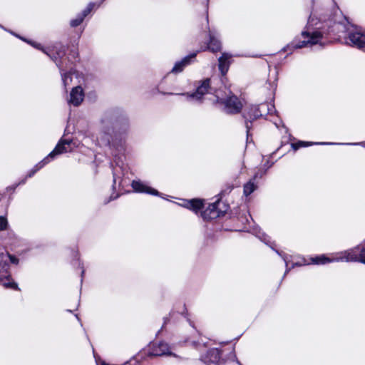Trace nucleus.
Returning <instances> with one entry per match:
<instances>
[{"label":"nucleus","instance_id":"1","mask_svg":"<svg viewBox=\"0 0 365 365\" xmlns=\"http://www.w3.org/2000/svg\"><path fill=\"white\" fill-rule=\"evenodd\" d=\"M330 4L331 8L328 9L320 0H312L311 13L305 29L302 31L300 37H295L283 48L284 51L292 53L294 49L317 44L323 46L327 35L335 32V28L341 26L348 34L345 38L346 43L365 51V31L351 24L336 23L333 16L339 8L333 0L330 1Z\"/></svg>","mask_w":365,"mask_h":365},{"label":"nucleus","instance_id":"2","mask_svg":"<svg viewBox=\"0 0 365 365\" xmlns=\"http://www.w3.org/2000/svg\"><path fill=\"white\" fill-rule=\"evenodd\" d=\"M130 120L126 111L120 107H111L104 110L98 120L97 142L101 147H107L114 158L115 166L113 168V190L116 185L121 186L124 175V160L127 149V133Z\"/></svg>","mask_w":365,"mask_h":365},{"label":"nucleus","instance_id":"3","mask_svg":"<svg viewBox=\"0 0 365 365\" xmlns=\"http://www.w3.org/2000/svg\"><path fill=\"white\" fill-rule=\"evenodd\" d=\"M158 93L163 95H180L185 97L187 102L194 105H201L205 99V96L208 93H212L214 89L211 87L210 79L209 78H205L197 83L196 89L193 92H186L181 93H175L173 92H166L160 91L159 86L156 88Z\"/></svg>","mask_w":365,"mask_h":365},{"label":"nucleus","instance_id":"4","mask_svg":"<svg viewBox=\"0 0 365 365\" xmlns=\"http://www.w3.org/2000/svg\"><path fill=\"white\" fill-rule=\"evenodd\" d=\"M72 140L61 138L54 149L42 160L38 163L26 175V178H32L39 170L53 160L57 155L71 150Z\"/></svg>","mask_w":365,"mask_h":365},{"label":"nucleus","instance_id":"5","mask_svg":"<svg viewBox=\"0 0 365 365\" xmlns=\"http://www.w3.org/2000/svg\"><path fill=\"white\" fill-rule=\"evenodd\" d=\"M276 112L274 105L268 103H261L257 106H251L248 110L243 114L245 119V127L247 130V140H249L250 131L252 129V123L255 120L262 117L264 113L272 114Z\"/></svg>","mask_w":365,"mask_h":365},{"label":"nucleus","instance_id":"6","mask_svg":"<svg viewBox=\"0 0 365 365\" xmlns=\"http://www.w3.org/2000/svg\"><path fill=\"white\" fill-rule=\"evenodd\" d=\"M216 103L223 106V110L227 114H237L241 112L242 103L238 97L230 91L225 98H220L215 95Z\"/></svg>","mask_w":365,"mask_h":365},{"label":"nucleus","instance_id":"7","mask_svg":"<svg viewBox=\"0 0 365 365\" xmlns=\"http://www.w3.org/2000/svg\"><path fill=\"white\" fill-rule=\"evenodd\" d=\"M228 206L220 200L211 203L202 212L201 216L205 220L216 219L223 216L227 210Z\"/></svg>","mask_w":365,"mask_h":365},{"label":"nucleus","instance_id":"8","mask_svg":"<svg viewBox=\"0 0 365 365\" xmlns=\"http://www.w3.org/2000/svg\"><path fill=\"white\" fill-rule=\"evenodd\" d=\"M66 50L67 47L61 42H56L52 46L47 47L46 50H43V53L51 58L58 68H62L63 65L59 60L66 56Z\"/></svg>","mask_w":365,"mask_h":365},{"label":"nucleus","instance_id":"9","mask_svg":"<svg viewBox=\"0 0 365 365\" xmlns=\"http://www.w3.org/2000/svg\"><path fill=\"white\" fill-rule=\"evenodd\" d=\"M256 236L262 241L263 242L265 245H267V246H269L272 250H273L277 255H279L282 259L285 262V264H286V270H285V272L284 274V276L283 277H285V275L291 270V269L294 268L295 266H302V264L301 263H298V262H296V263H293L292 267H288V260H287V255L285 254H282V252H280L279 250H276L274 248V246H275V242H272L271 240V238L269 236H268L267 234H265L264 232H261L260 230H259L257 233H256Z\"/></svg>","mask_w":365,"mask_h":365},{"label":"nucleus","instance_id":"10","mask_svg":"<svg viewBox=\"0 0 365 365\" xmlns=\"http://www.w3.org/2000/svg\"><path fill=\"white\" fill-rule=\"evenodd\" d=\"M341 259L347 262H359L365 264V247L358 245L345 250V252L342 253Z\"/></svg>","mask_w":365,"mask_h":365},{"label":"nucleus","instance_id":"11","mask_svg":"<svg viewBox=\"0 0 365 365\" xmlns=\"http://www.w3.org/2000/svg\"><path fill=\"white\" fill-rule=\"evenodd\" d=\"M222 351L217 348L208 349L205 354L200 355V361L207 365H220Z\"/></svg>","mask_w":365,"mask_h":365},{"label":"nucleus","instance_id":"12","mask_svg":"<svg viewBox=\"0 0 365 365\" xmlns=\"http://www.w3.org/2000/svg\"><path fill=\"white\" fill-rule=\"evenodd\" d=\"M198 51L192 52L183 57L181 60L176 61L170 71V73L178 74L184 69L196 61V56Z\"/></svg>","mask_w":365,"mask_h":365},{"label":"nucleus","instance_id":"13","mask_svg":"<svg viewBox=\"0 0 365 365\" xmlns=\"http://www.w3.org/2000/svg\"><path fill=\"white\" fill-rule=\"evenodd\" d=\"M148 356H173L177 357V355L170 350V346L167 343L160 341L159 343H153L148 352Z\"/></svg>","mask_w":365,"mask_h":365},{"label":"nucleus","instance_id":"14","mask_svg":"<svg viewBox=\"0 0 365 365\" xmlns=\"http://www.w3.org/2000/svg\"><path fill=\"white\" fill-rule=\"evenodd\" d=\"M131 187L134 192L138 193H146L155 196H161V193L157 190L148 186L140 180H134L131 182Z\"/></svg>","mask_w":365,"mask_h":365},{"label":"nucleus","instance_id":"15","mask_svg":"<svg viewBox=\"0 0 365 365\" xmlns=\"http://www.w3.org/2000/svg\"><path fill=\"white\" fill-rule=\"evenodd\" d=\"M83 88L81 86H76L71 91L68 103L74 106H78L83 101Z\"/></svg>","mask_w":365,"mask_h":365},{"label":"nucleus","instance_id":"16","mask_svg":"<svg viewBox=\"0 0 365 365\" xmlns=\"http://www.w3.org/2000/svg\"><path fill=\"white\" fill-rule=\"evenodd\" d=\"M232 55L227 53H223L218 58V68L222 76H225L229 70L230 65V58Z\"/></svg>","mask_w":365,"mask_h":365},{"label":"nucleus","instance_id":"17","mask_svg":"<svg viewBox=\"0 0 365 365\" xmlns=\"http://www.w3.org/2000/svg\"><path fill=\"white\" fill-rule=\"evenodd\" d=\"M209 42L208 48L212 52H217L221 49V42L217 36V33L209 29L208 31Z\"/></svg>","mask_w":365,"mask_h":365},{"label":"nucleus","instance_id":"18","mask_svg":"<svg viewBox=\"0 0 365 365\" xmlns=\"http://www.w3.org/2000/svg\"><path fill=\"white\" fill-rule=\"evenodd\" d=\"M9 268L10 265L7 262V256L4 255V252H0V274L7 280L11 279Z\"/></svg>","mask_w":365,"mask_h":365},{"label":"nucleus","instance_id":"19","mask_svg":"<svg viewBox=\"0 0 365 365\" xmlns=\"http://www.w3.org/2000/svg\"><path fill=\"white\" fill-rule=\"evenodd\" d=\"M344 252L345 251H344ZM342 253H343V252L339 253V256L337 257H336V258H334V259H330V258L326 257L324 255H319V256L312 257L311 258V261H312V263L315 264H327L328 262H334V261H336V262H339V261L346 262V260L341 259ZM346 262H348L346 261Z\"/></svg>","mask_w":365,"mask_h":365},{"label":"nucleus","instance_id":"20","mask_svg":"<svg viewBox=\"0 0 365 365\" xmlns=\"http://www.w3.org/2000/svg\"><path fill=\"white\" fill-rule=\"evenodd\" d=\"M182 206L197 213L203 207V200L200 199H192L190 200H185Z\"/></svg>","mask_w":365,"mask_h":365},{"label":"nucleus","instance_id":"21","mask_svg":"<svg viewBox=\"0 0 365 365\" xmlns=\"http://www.w3.org/2000/svg\"><path fill=\"white\" fill-rule=\"evenodd\" d=\"M333 144H334L333 143H325V142L314 143V142L299 140L297 143H292L291 147L292 148L293 150H297L300 148L308 147V146H310L312 145H333Z\"/></svg>","mask_w":365,"mask_h":365},{"label":"nucleus","instance_id":"22","mask_svg":"<svg viewBox=\"0 0 365 365\" xmlns=\"http://www.w3.org/2000/svg\"><path fill=\"white\" fill-rule=\"evenodd\" d=\"M59 61L63 65V68H58L60 73L66 72V71H73V61L70 59L68 57H63L60 59Z\"/></svg>","mask_w":365,"mask_h":365},{"label":"nucleus","instance_id":"23","mask_svg":"<svg viewBox=\"0 0 365 365\" xmlns=\"http://www.w3.org/2000/svg\"><path fill=\"white\" fill-rule=\"evenodd\" d=\"M257 178V174L254 176L253 179L245 184L243 187V192L245 195L248 196L251 195L257 189V187L254 182Z\"/></svg>","mask_w":365,"mask_h":365},{"label":"nucleus","instance_id":"24","mask_svg":"<svg viewBox=\"0 0 365 365\" xmlns=\"http://www.w3.org/2000/svg\"><path fill=\"white\" fill-rule=\"evenodd\" d=\"M72 73H73V71H66V72L61 73L62 83H63V85L65 87V88L72 81V77H71Z\"/></svg>","mask_w":365,"mask_h":365},{"label":"nucleus","instance_id":"25","mask_svg":"<svg viewBox=\"0 0 365 365\" xmlns=\"http://www.w3.org/2000/svg\"><path fill=\"white\" fill-rule=\"evenodd\" d=\"M207 342L208 341L207 339L204 340L202 338H201L198 341H192L190 344L194 348L200 350L202 347L207 346Z\"/></svg>","mask_w":365,"mask_h":365},{"label":"nucleus","instance_id":"26","mask_svg":"<svg viewBox=\"0 0 365 365\" xmlns=\"http://www.w3.org/2000/svg\"><path fill=\"white\" fill-rule=\"evenodd\" d=\"M95 5V3H89L86 8H85L81 13H79V15L81 16L83 19H85L93 9Z\"/></svg>","mask_w":365,"mask_h":365},{"label":"nucleus","instance_id":"27","mask_svg":"<svg viewBox=\"0 0 365 365\" xmlns=\"http://www.w3.org/2000/svg\"><path fill=\"white\" fill-rule=\"evenodd\" d=\"M84 19L78 14L76 18L73 19L70 21V26L73 28H76L83 21Z\"/></svg>","mask_w":365,"mask_h":365},{"label":"nucleus","instance_id":"28","mask_svg":"<svg viewBox=\"0 0 365 365\" xmlns=\"http://www.w3.org/2000/svg\"><path fill=\"white\" fill-rule=\"evenodd\" d=\"M1 284H2L5 288H7V289H13L14 290H20L17 283H16L14 281L4 282L3 280L2 282L1 283Z\"/></svg>","mask_w":365,"mask_h":365},{"label":"nucleus","instance_id":"29","mask_svg":"<svg viewBox=\"0 0 365 365\" xmlns=\"http://www.w3.org/2000/svg\"><path fill=\"white\" fill-rule=\"evenodd\" d=\"M4 255L7 256V262H10L11 264L17 265L19 263V259L15 255H11L9 252H4Z\"/></svg>","mask_w":365,"mask_h":365},{"label":"nucleus","instance_id":"30","mask_svg":"<svg viewBox=\"0 0 365 365\" xmlns=\"http://www.w3.org/2000/svg\"><path fill=\"white\" fill-rule=\"evenodd\" d=\"M119 196H120V195L118 193H115V192H113V193L110 194V195L109 197L104 198V200L103 201V204L107 205L109 202H110L111 201L118 199L119 197Z\"/></svg>","mask_w":365,"mask_h":365},{"label":"nucleus","instance_id":"31","mask_svg":"<svg viewBox=\"0 0 365 365\" xmlns=\"http://www.w3.org/2000/svg\"><path fill=\"white\" fill-rule=\"evenodd\" d=\"M21 39H22L23 41H26L28 43H29L30 45H31L33 47L38 49V50H41L43 52V50H46V48H43L40 43H38L36 42H34V41H27L26 40L25 38H21Z\"/></svg>","mask_w":365,"mask_h":365},{"label":"nucleus","instance_id":"32","mask_svg":"<svg viewBox=\"0 0 365 365\" xmlns=\"http://www.w3.org/2000/svg\"><path fill=\"white\" fill-rule=\"evenodd\" d=\"M8 226V221L6 217L0 216V231L6 230Z\"/></svg>","mask_w":365,"mask_h":365},{"label":"nucleus","instance_id":"33","mask_svg":"<svg viewBox=\"0 0 365 365\" xmlns=\"http://www.w3.org/2000/svg\"><path fill=\"white\" fill-rule=\"evenodd\" d=\"M274 165L273 162H270L269 160H267L264 164V167L266 168V170L270 168Z\"/></svg>","mask_w":365,"mask_h":365},{"label":"nucleus","instance_id":"34","mask_svg":"<svg viewBox=\"0 0 365 365\" xmlns=\"http://www.w3.org/2000/svg\"><path fill=\"white\" fill-rule=\"evenodd\" d=\"M27 178H26V177H25V178H24V179H23L22 180H21L19 183H17V185H19L24 184V183L26 182V181Z\"/></svg>","mask_w":365,"mask_h":365},{"label":"nucleus","instance_id":"35","mask_svg":"<svg viewBox=\"0 0 365 365\" xmlns=\"http://www.w3.org/2000/svg\"><path fill=\"white\" fill-rule=\"evenodd\" d=\"M4 29V30H5V31H7V32H10L11 34H13V35L16 36V37H18V38H21V37H20L19 35H17V34H14L13 31H10L9 30H7L6 28H4V29Z\"/></svg>","mask_w":365,"mask_h":365},{"label":"nucleus","instance_id":"36","mask_svg":"<svg viewBox=\"0 0 365 365\" xmlns=\"http://www.w3.org/2000/svg\"><path fill=\"white\" fill-rule=\"evenodd\" d=\"M19 185L17 184H15L12 185L11 187H9V189H11L12 190H14Z\"/></svg>","mask_w":365,"mask_h":365},{"label":"nucleus","instance_id":"37","mask_svg":"<svg viewBox=\"0 0 365 365\" xmlns=\"http://www.w3.org/2000/svg\"><path fill=\"white\" fill-rule=\"evenodd\" d=\"M84 273H85V271H84V269H83L81 270V283H82V282H83V274H84Z\"/></svg>","mask_w":365,"mask_h":365},{"label":"nucleus","instance_id":"38","mask_svg":"<svg viewBox=\"0 0 365 365\" xmlns=\"http://www.w3.org/2000/svg\"><path fill=\"white\" fill-rule=\"evenodd\" d=\"M187 322L191 327H195L193 322L190 319H187Z\"/></svg>","mask_w":365,"mask_h":365},{"label":"nucleus","instance_id":"39","mask_svg":"<svg viewBox=\"0 0 365 365\" xmlns=\"http://www.w3.org/2000/svg\"><path fill=\"white\" fill-rule=\"evenodd\" d=\"M169 320V317H164V324H167Z\"/></svg>","mask_w":365,"mask_h":365},{"label":"nucleus","instance_id":"40","mask_svg":"<svg viewBox=\"0 0 365 365\" xmlns=\"http://www.w3.org/2000/svg\"><path fill=\"white\" fill-rule=\"evenodd\" d=\"M283 128L285 129L286 133H287L288 128L284 125H283Z\"/></svg>","mask_w":365,"mask_h":365},{"label":"nucleus","instance_id":"41","mask_svg":"<svg viewBox=\"0 0 365 365\" xmlns=\"http://www.w3.org/2000/svg\"><path fill=\"white\" fill-rule=\"evenodd\" d=\"M76 319H78V321H79V322H80V320H81V319H80V318L78 317V316L77 314H76Z\"/></svg>","mask_w":365,"mask_h":365},{"label":"nucleus","instance_id":"42","mask_svg":"<svg viewBox=\"0 0 365 365\" xmlns=\"http://www.w3.org/2000/svg\"><path fill=\"white\" fill-rule=\"evenodd\" d=\"M102 365H108L105 361H102Z\"/></svg>","mask_w":365,"mask_h":365},{"label":"nucleus","instance_id":"43","mask_svg":"<svg viewBox=\"0 0 365 365\" xmlns=\"http://www.w3.org/2000/svg\"><path fill=\"white\" fill-rule=\"evenodd\" d=\"M360 143H351L350 145H359Z\"/></svg>","mask_w":365,"mask_h":365},{"label":"nucleus","instance_id":"44","mask_svg":"<svg viewBox=\"0 0 365 365\" xmlns=\"http://www.w3.org/2000/svg\"><path fill=\"white\" fill-rule=\"evenodd\" d=\"M236 361H237V363L239 365H242V364H240V362L237 359L236 360Z\"/></svg>","mask_w":365,"mask_h":365},{"label":"nucleus","instance_id":"45","mask_svg":"<svg viewBox=\"0 0 365 365\" xmlns=\"http://www.w3.org/2000/svg\"><path fill=\"white\" fill-rule=\"evenodd\" d=\"M128 363H129V361H125V362L123 364V365H125V364H128Z\"/></svg>","mask_w":365,"mask_h":365},{"label":"nucleus","instance_id":"46","mask_svg":"<svg viewBox=\"0 0 365 365\" xmlns=\"http://www.w3.org/2000/svg\"><path fill=\"white\" fill-rule=\"evenodd\" d=\"M68 312H72V311L71 309H67L66 310Z\"/></svg>","mask_w":365,"mask_h":365},{"label":"nucleus","instance_id":"47","mask_svg":"<svg viewBox=\"0 0 365 365\" xmlns=\"http://www.w3.org/2000/svg\"><path fill=\"white\" fill-rule=\"evenodd\" d=\"M94 356H95V358H96V361L98 363V359H97V358H96V355H95V354H94Z\"/></svg>","mask_w":365,"mask_h":365},{"label":"nucleus","instance_id":"48","mask_svg":"<svg viewBox=\"0 0 365 365\" xmlns=\"http://www.w3.org/2000/svg\"><path fill=\"white\" fill-rule=\"evenodd\" d=\"M0 28L4 29V27L2 25H1V24H0Z\"/></svg>","mask_w":365,"mask_h":365},{"label":"nucleus","instance_id":"49","mask_svg":"<svg viewBox=\"0 0 365 365\" xmlns=\"http://www.w3.org/2000/svg\"><path fill=\"white\" fill-rule=\"evenodd\" d=\"M274 124L277 128L279 127L277 123H275Z\"/></svg>","mask_w":365,"mask_h":365}]
</instances>
